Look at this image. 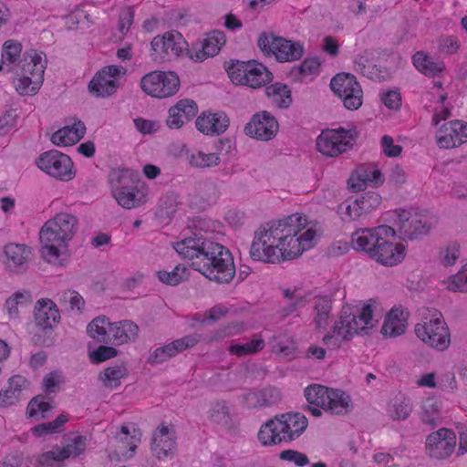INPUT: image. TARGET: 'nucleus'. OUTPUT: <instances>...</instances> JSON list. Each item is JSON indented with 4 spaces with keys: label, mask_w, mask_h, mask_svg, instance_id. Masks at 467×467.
<instances>
[{
    "label": "nucleus",
    "mask_w": 467,
    "mask_h": 467,
    "mask_svg": "<svg viewBox=\"0 0 467 467\" xmlns=\"http://www.w3.org/2000/svg\"><path fill=\"white\" fill-rule=\"evenodd\" d=\"M110 322L105 316L95 317L87 327L88 336L99 342L109 343V327Z\"/></svg>",
    "instance_id": "42"
},
{
    "label": "nucleus",
    "mask_w": 467,
    "mask_h": 467,
    "mask_svg": "<svg viewBox=\"0 0 467 467\" xmlns=\"http://www.w3.org/2000/svg\"><path fill=\"white\" fill-rule=\"evenodd\" d=\"M383 182L384 176L379 170L367 166H360L356 171V174L349 178L348 184L352 192H358L362 191L367 184L379 186L383 184Z\"/></svg>",
    "instance_id": "30"
},
{
    "label": "nucleus",
    "mask_w": 467,
    "mask_h": 467,
    "mask_svg": "<svg viewBox=\"0 0 467 467\" xmlns=\"http://www.w3.org/2000/svg\"><path fill=\"white\" fill-rule=\"evenodd\" d=\"M150 56L155 63H163L176 58L183 53L188 55V43L178 31H170L156 36L150 42Z\"/></svg>",
    "instance_id": "8"
},
{
    "label": "nucleus",
    "mask_w": 467,
    "mask_h": 467,
    "mask_svg": "<svg viewBox=\"0 0 467 467\" xmlns=\"http://www.w3.org/2000/svg\"><path fill=\"white\" fill-rule=\"evenodd\" d=\"M173 248L183 259L191 261L192 269L211 281L228 284L235 275L231 252L202 234L192 233L191 236L175 243Z\"/></svg>",
    "instance_id": "1"
},
{
    "label": "nucleus",
    "mask_w": 467,
    "mask_h": 467,
    "mask_svg": "<svg viewBox=\"0 0 467 467\" xmlns=\"http://www.w3.org/2000/svg\"><path fill=\"white\" fill-rule=\"evenodd\" d=\"M330 88L347 109L356 110L362 106L363 90L354 75L346 72L337 74L330 80Z\"/></svg>",
    "instance_id": "10"
},
{
    "label": "nucleus",
    "mask_w": 467,
    "mask_h": 467,
    "mask_svg": "<svg viewBox=\"0 0 467 467\" xmlns=\"http://www.w3.org/2000/svg\"><path fill=\"white\" fill-rule=\"evenodd\" d=\"M409 313L401 306H394L387 314L380 332L385 337H396L405 333Z\"/></svg>",
    "instance_id": "28"
},
{
    "label": "nucleus",
    "mask_w": 467,
    "mask_h": 467,
    "mask_svg": "<svg viewBox=\"0 0 467 467\" xmlns=\"http://www.w3.org/2000/svg\"><path fill=\"white\" fill-rule=\"evenodd\" d=\"M396 213L397 220L395 224L398 227L400 239L403 241L414 240L429 234L431 223L426 220H422L417 215H412L407 210L400 209L396 211Z\"/></svg>",
    "instance_id": "14"
},
{
    "label": "nucleus",
    "mask_w": 467,
    "mask_h": 467,
    "mask_svg": "<svg viewBox=\"0 0 467 467\" xmlns=\"http://www.w3.org/2000/svg\"><path fill=\"white\" fill-rule=\"evenodd\" d=\"M87 447V438L78 435L66 447H55L53 450L43 452L37 459L39 466H53L55 462H61L69 457L77 458L82 454Z\"/></svg>",
    "instance_id": "19"
},
{
    "label": "nucleus",
    "mask_w": 467,
    "mask_h": 467,
    "mask_svg": "<svg viewBox=\"0 0 467 467\" xmlns=\"http://www.w3.org/2000/svg\"><path fill=\"white\" fill-rule=\"evenodd\" d=\"M30 253V249L26 244L14 243L6 244L4 247L5 268L13 273L25 272Z\"/></svg>",
    "instance_id": "27"
},
{
    "label": "nucleus",
    "mask_w": 467,
    "mask_h": 467,
    "mask_svg": "<svg viewBox=\"0 0 467 467\" xmlns=\"http://www.w3.org/2000/svg\"><path fill=\"white\" fill-rule=\"evenodd\" d=\"M307 223L306 216L295 213L277 222L267 223V226L271 230L274 240L285 242L287 237H298Z\"/></svg>",
    "instance_id": "21"
},
{
    "label": "nucleus",
    "mask_w": 467,
    "mask_h": 467,
    "mask_svg": "<svg viewBox=\"0 0 467 467\" xmlns=\"http://www.w3.org/2000/svg\"><path fill=\"white\" fill-rule=\"evenodd\" d=\"M441 148L451 149L467 142V122L452 120L442 125L436 134Z\"/></svg>",
    "instance_id": "22"
},
{
    "label": "nucleus",
    "mask_w": 467,
    "mask_h": 467,
    "mask_svg": "<svg viewBox=\"0 0 467 467\" xmlns=\"http://www.w3.org/2000/svg\"><path fill=\"white\" fill-rule=\"evenodd\" d=\"M339 212L343 220L354 221L358 219L364 213L361 210V205L358 198L352 200L348 199L345 202L339 205Z\"/></svg>",
    "instance_id": "54"
},
{
    "label": "nucleus",
    "mask_w": 467,
    "mask_h": 467,
    "mask_svg": "<svg viewBox=\"0 0 467 467\" xmlns=\"http://www.w3.org/2000/svg\"><path fill=\"white\" fill-rule=\"evenodd\" d=\"M330 389L322 385H311L305 389V397L308 404L326 410L327 400Z\"/></svg>",
    "instance_id": "46"
},
{
    "label": "nucleus",
    "mask_w": 467,
    "mask_h": 467,
    "mask_svg": "<svg viewBox=\"0 0 467 467\" xmlns=\"http://www.w3.org/2000/svg\"><path fill=\"white\" fill-rule=\"evenodd\" d=\"M414 332L418 338L436 350L444 351L450 347V330L441 313L418 323Z\"/></svg>",
    "instance_id": "7"
},
{
    "label": "nucleus",
    "mask_w": 467,
    "mask_h": 467,
    "mask_svg": "<svg viewBox=\"0 0 467 467\" xmlns=\"http://www.w3.org/2000/svg\"><path fill=\"white\" fill-rule=\"evenodd\" d=\"M257 47L266 57L275 56L278 62H293L300 59L305 52L300 42H293L273 32H262L257 39Z\"/></svg>",
    "instance_id": "5"
},
{
    "label": "nucleus",
    "mask_w": 467,
    "mask_h": 467,
    "mask_svg": "<svg viewBox=\"0 0 467 467\" xmlns=\"http://www.w3.org/2000/svg\"><path fill=\"white\" fill-rule=\"evenodd\" d=\"M201 340V335H187L182 338L173 340L153 350L147 358V363L150 365H158L167 361L168 359L177 356L179 353L192 348Z\"/></svg>",
    "instance_id": "18"
},
{
    "label": "nucleus",
    "mask_w": 467,
    "mask_h": 467,
    "mask_svg": "<svg viewBox=\"0 0 467 467\" xmlns=\"http://www.w3.org/2000/svg\"><path fill=\"white\" fill-rule=\"evenodd\" d=\"M109 181L112 192L132 190L131 188L139 186V175L129 169H114L109 172Z\"/></svg>",
    "instance_id": "34"
},
{
    "label": "nucleus",
    "mask_w": 467,
    "mask_h": 467,
    "mask_svg": "<svg viewBox=\"0 0 467 467\" xmlns=\"http://www.w3.org/2000/svg\"><path fill=\"white\" fill-rule=\"evenodd\" d=\"M358 137L355 127L324 130L317 140V150L327 157H337L353 148Z\"/></svg>",
    "instance_id": "6"
},
{
    "label": "nucleus",
    "mask_w": 467,
    "mask_h": 467,
    "mask_svg": "<svg viewBox=\"0 0 467 467\" xmlns=\"http://www.w3.org/2000/svg\"><path fill=\"white\" fill-rule=\"evenodd\" d=\"M86 127L80 120L75 122L72 126H65L51 137V141L57 146H71L78 142L85 135Z\"/></svg>",
    "instance_id": "32"
},
{
    "label": "nucleus",
    "mask_w": 467,
    "mask_h": 467,
    "mask_svg": "<svg viewBox=\"0 0 467 467\" xmlns=\"http://www.w3.org/2000/svg\"><path fill=\"white\" fill-rule=\"evenodd\" d=\"M372 317L370 305H364L361 308L349 305L343 306L333 326V332L342 340L350 341L355 335L363 331L368 332L367 326L370 324Z\"/></svg>",
    "instance_id": "3"
},
{
    "label": "nucleus",
    "mask_w": 467,
    "mask_h": 467,
    "mask_svg": "<svg viewBox=\"0 0 467 467\" xmlns=\"http://www.w3.org/2000/svg\"><path fill=\"white\" fill-rule=\"evenodd\" d=\"M141 90L148 96L165 99L177 93L180 79L172 71L154 70L145 74L140 81Z\"/></svg>",
    "instance_id": "9"
},
{
    "label": "nucleus",
    "mask_w": 467,
    "mask_h": 467,
    "mask_svg": "<svg viewBox=\"0 0 467 467\" xmlns=\"http://www.w3.org/2000/svg\"><path fill=\"white\" fill-rule=\"evenodd\" d=\"M460 257V245L456 242L450 243L441 251V262L444 266L453 265Z\"/></svg>",
    "instance_id": "62"
},
{
    "label": "nucleus",
    "mask_w": 467,
    "mask_h": 467,
    "mask_svg": "<svg viewBox=\"0 0 467 467\" xmlns=\"http://www.w3.org/2000/svg\"><path fill=\"white\" fill-rule=\"evenodd\" d=\"M354 69L356 72L361 74L364 77H367L368 78H373L374 66L369 63V58L367 51H365L364 54L359 55L355 58Z\"/></svg>",
    "instance_id": "64"
},
{
    "label": "nucleus",
    "mask_w": 467,
    "mask_h": 467,
    "mask_svg": "<svg viewBox=\"0 0 467 467\" xmlns=\"http://www.w3.org/2000/svg\"><path fill=\"white\" fill-rule=\"evenodd\" d=\"M68 420L66 414H59L53 421L44 422L32 428V433L41 437L47 434H53L62 431V427Z\"/></svg>",
    "instance_id": "48"
},
{
    "label": "nucleus",
    "mask_w": 467,
    "mask_h": 467,
    "mask_svg": "<svg viewBox=\"0 0 467 467\" xmlns=\"http://www.w3.org/2000/svg\"><path fill=\"white\" fill-rule=\"evenodd\" d=\"M35 321L42 329H50L60 321V313L57 305L48 298L40 299L35 306Z\"/></svg>",
    "instance_id": "29"
},
{
    "label": "nucleus",
    "mask_w": 467,
    "mask_h": 467,
    "mask_svg": "<svg viewBox=\"0 0 467 467\" xmlns=\"http://www.w3.org/2000/svg\"><path fill=\"white\" fill-rule=\"evenodd\" d=\"M389 237L391 235L379 236L370 259L384 266H394L405 258V247L402 244H394Z\"/></svg>",
    "instance_id": "16"
},
{
    "label": "nucleus",
    "mask_w": 467,
    "mask_h": 467,
    "mask_svg": "<svg viewBox=\"0 0 467 467\" xmlns=\"http://www.w3.org/2000/svg\"><path fill=\"white\" fill-rule=\"evenodd\" d=\"M119 88V82L116 79L108 78L106 70H99L88 84L89 92L95 97H109L114 94Z\"/></svg>",
    "instance_id": "35"
},
{
    "label": "nucleus",
    "mask_w": 467,
    "mask_h": 467,
    "mask_svg": "<svg viewBox=\"0 0 467 467\" xmlns=\"http://www.w3.org/2000/svg\"><path fill=\"white\" fill-rule=\"evenodd\" d=\"M30 297L29 293H16L13 297L5 301V307L10 317H16L18 315V305L26 304Z\"/></svg>",
    "instance_id": "63"
},
{
    "label": "nucleus",
    "mask_w": 467,
    "mask_h": 467,
    "mask_svg": "<svg viewBox=\"0 0 467 467\" xmlns=\"http://www.w3.org/2000/svg\"><path fill=\"white\" fill-rule=\"evenodd\" d=\"M132 427L133 432L130 434L129 426L122 425L115 439L119 441L130 444V451L133 453L137 448V443L140 441L141 433L134 425Z\"/></svg>",
    "instance_id": "55"
},
{
    "label": "nucleus",
    "mask_w": 467,
    "mask_h": 467,
    "mask_svg": "<svg viewBox=\"0 0 467 467\" xmlns=\"http://www.w3.org/2000/svg\"><path fill=\"white\" fill-rule=\"evenodd\" d=\"M380 235H396V231L389 225H380L372 228H359L351 235L352 247L358 252L365 253L369 258L379 242Z\"/></svg>",
    "instance_id": "15"
},
{
    "label": "nucleus",
    "mask_w": 467,
    "mask_h": 467,
    "mask_svg": "<svg viewBox=\"0 0 467 467\" xmlns=\"http://www.w3.org/2000/svg\"><path fill=\"white\" fill-rule=\"evenodd\" d=\"M275 420L284 442H290L300 437L308 425L306 417L300 412L282 414L275 417Z\"/></svg>",
    "instance_id": "24"
},
{
    "label": "nucleus",
    "mask_w": 467,
    "mask_h": 467,
    "mask_svg": "<svg viewBox=\"0 0 467 467\" xmlns=\"http://www.w3.org/2000/svg\"><path fill=\"white\" fill-rule=\"evenodd\" d=\"M198 112L195 101L192 99H181L169 109L166 124L170 129H180L189 122Z\"/></svg>",
    "instance_id": "25"
},
{
    "label": "nucleus",
    "mask_w": 467,
    "mask_h": 467,
    "mask_svg": "<svg viewBox=\"0 0 467 467\" xmlns=\"http://www.w3.org/2000/svg\"><path fill=\"white\" fill-rule=\"evenodd\" d=\"M224 67L233 83L252 88L266 86L274 78L265 65L255 60L225 62Z\"/></svg>",
    "instance_id": "4"
},
{
    "label": "nucleus",
    "mask_w": 467,
    "mask_h": 467,
    "mask_svg": "<svg viewBox=\"0 0 467 467\" xmlns=\"http://www.w3.org/2000/svg\"><path fill=\"white\" fill-rule=\"evenodd\" d=\"M189 162L192 167L206 169L219 165L221 159L217 153H205L199 150L190 156Z\"/></svg>",
    "instance_id": "49"
},
{
    "label": "nucleus",
    "mask_w": 467,
    "mask_h": 467,
    "mask_svg": "<svg viewBox=\"0 0 467 467\" xmlns=\"http://www.w3.org/2000/svg\"><path fill=\"white\" fill-rule=\"evenodd\" d=\"M225 42L224 33L214 30L207 34L202 40L193 44L188 50V57L195 62H203L208 57L216 56Z\"/></svg>",
    "instance_id": "20"
},
{
    "label": "nucleus",
    "mask_w": 467,
    "mask_h": 467,
    "mask_svg": "<svg viewBox=\"0 0 467 467\" xmlns=\"http://www.w3.org/2000/svg\"><path fill=\"white\" fill-rule=\"evenodd\" d=\"M46 66L36 65L33 63H25L22 67V74L32 77L34 87L33 88H40L44 79V72Z\"/></svg>",
    "instance_id": "57"
},
{
    "label": "nucleus",
    "mask_w": 467,
    "mask_h": 467,
    "mask_svg": "<svg viewBox=\"0 0 467 467\" xmlns=\"http://www.w3.org/2000/svg\"><path fill=\"white\" fill-rule=\"evenodd\" d=\"M128 368L125 365H116L106 368L99 375V379L102 382L103 386L107 389H117L121 384V379L128 376Z\"/></svg>",
    "instance_id": "39"
},
{
    "label": "nucleus",
    "mask_w": 467,
    "mask_h": 467,
    "mask_svg": "<svg viewBox=\"0 0 467 467\" xmlns=\"http://www.w3.org/2000/svg\"><path fill=\"white\" fill-rule=\"evenodd\" d=\"M118 350L110 346H99L95 350L89 352V358L93 363H101L109 358H115Z\"/></svg>",
    "instance_id": "61"
},
{
    "label": "nucleus",
    "mask_w": 467,
    "mask_h": 467,
    "mask_svg": "<svg viewBox=\"0 0 467 467\" xmlns=\"http://www.w3.org/2000/svg\"><path fill=\"white\" fill-rule=\"evenodd\" d=\"M352 410V400L348 394L341 389H330L325 411L332 415H347Z\"/></svg>",
    "instance_id": "36"
},
{
    "label": "nucleus",
    "mask_w": 467,
    "mask_h": 467,
    "mask_svg": "<svg viewBox=\"0 0 467 467\" xmlns=\"http://www.w3.org/2000/svg\"><path fill=\"white\" fill-rule=\"evenodd\" d=\"M456 447V434L447 428H441L428 435L426 453L433 459L444 460L451 455Z\"/></svg>",
    "instance_id": "13"
},
{
    "label": "nucleus",
    "mask_w": 467,
    "mask_h": 467,
    "mask_svg": "<svg viewBox=\"0 0 467 467\" xmlns=\"http://www.w3.org/2000/svg\"><path fill=\"white\" fill-rule=\"evenodd\" d=\"M415 67L429 78L440 77L445 68L443 62H435L431 57L423 51L416 52L412 57Z\"/></svg>",
    "instance_id": "37"
},
{
    "label": "nucleus",
    "mask_w": 467,
    "mask_h": 467,
    "mask_svg": "<svg viewBox=\"0 0 467 467\" xmlns=\"http://www.w3.org/2000/svg\"><path fill=\"white\" fill-rule=\"evenodd\" d=\"M177 211V197L174 193L162 196L158 203L157 215L163 219L171 218Z\"/></svg>",
    "instance_id": "53"
},
{
    "label": "nucleus",
    "mask_w": 467,
    "mask_h": 467,
    "mask_svg": "<svg viewBox=\"0 0 467 467\" xmlns=\"http://www.w3.org/2000/svg\"><path fill=\"white\" fill-rule=\"evenodd\" d=\"M157 275L161 282L169 285H177L188 277L187 268L180 265H176L171 272L159 271Z\"/></svg>",
    "instance_id": "51"
},
{
    "label": "nucleus",
    "mask_w": 467,
    "mask_h": 467,
    "mask_svg": "<svg viewBox=\"0 0 467 467\" xmlns=\"http://www.w3.org/2000/svg\"><path fill=\"white\" fill-rule=\"evenodd\" d=\"M358 200L361 205L364 213H368L376 209L381 202V196L376 192H367L362 193Z\"/></svg>",
    "instance_id": "58"
},
{
    "label": "nucleus",
    "mask_w": 467,
    "mask_h": 467,
    "mask_svg": "<svg viewBox=\"0 0 467 467\" xmlns=\"http://www.w3.org/2000/svg\"><path fill=\"white\" fill-rule=\"evenodd\" d=\"M265 342L261 338H253L251 341L244 344H233L229 347V352L237 357L251 355L263 349Z\"/></svg>",
    "instance_id": "52"
},
{
    "label": "nucleus",
    "mask_w": 467,
    "mask_h": 467,
    "mask_svg": "<svg viewBox=\"0 0 467 467\" xmlns=\"http://www.w3.org/2000/svg\"><path fill=\"white\" fill-rule=\"evenodd\" d=\"M447 288L453 292L467 293V265L450 278Z\"/></svg>",
    "instance_id": "56"
},
{
    "label": "nucleus",
    "mask_w": 467,
    "mask_h": 467,
    "mask_svg": "<svg viewBox=\"0 0 467 467\" xmlns=\"http://www.w3.org/2000/svg\"><path fill=\"white\" fill-rule=\"evenodd\" d=\"M276 240L272 238L271 230L260 227L254 232V240L250 247V257L254 261L275 264L280 262V255L276 253Z\"/></svg>",
    "instance_id": "12"
},
{
    "label": "nucleus",
    "mask_w": 467,
    "mask_h": 467,
    "mask_svg": "<svg viewBox=\"0 0 467 467\" xmlns=\"http://www.w3.org/2000/svg\"><path fill=\"white\" fill-rule=\"evenodd\" d=\"M439 417V410L437 406L431 400H427L422 405V413L420 419L423 423L429 425L431 428L437 426V419Z\"/></svg>",
    "instance_id": "59"
},
{
    "label": "nucleus",
    "mask_w": 467,
    "mask_h": 467,
    "mask_svg": "<svg viewBox=\"0 0 467 467\" xmlns=\"http://www.w3.org/2000/svg\"><path fill=\"white\" fill-rule=\"evenodd\" d=\"M412 411V405L410 399L405 397L394 398L388 408L389 416L394 420H406Z\"/></svg>",
    "instance_id": "43"
},
{
    "label": "nucleus",
    "mask_w": 467,
    "mask_h": 467,
    "mask_svg": "<svg viewBox=\"0 0 467 467\" xmlns=\"http://www.w3.org/2000/svg\"><path fill=\"white\" fill-rule=\"evenodd\" d=\"M279 427L276 424V420L271 419L265 422L259 431L258 440L263 446H272L284 442L281 432H279Z\"/></svg>",
    "instance_id": "40"
},
{
    "label": "nucleus",
    "mask_w": 467,
    "mask_h": 467,
    "mask_svg": "<svg viewBox=\"0 0 467 467\" xmlns=\"http://www.w3.org/2000/svg\"><path fill=\"white\" fill-rule=\"evenodd\" d=\"M78 220L67 213H57L47 221L39 232L42 244L41 255L48 263H57L67 242L71 240L78 231Z\"/></svg>",
    "instance_id": "2"
},
{
    "label": "nucleus",
    "mask_w": 467,
    "mask_h": 467,
    "mask_svg": "<svg viewBox=\"0 0 467 467\" xmlns=\"http://www.w3.org/2000/svg\"><path fill=\"white\" fill-rule=\"evenodd\" d=\"M139 327L131 320L110 323L109 327V340L114 345H122L135 341L138 337Z\"/></svg>",
    "instance_id": "31"
},
{
    "label": "nucleus",
    "mask_w": 467,
    "mask_h": 467,
    "mask_svg": "<svg viewBox=\"0 0 467 467\" xmlns=\"http://www.w3.org/2000/svg\"><path fill=\"white\" fill-rule=\"evenodd\" d=\"M316 236V231L307 229L298 237H287L285 242L276 241V247L283 260H290L302 254L306 250L313 246V240Z\"/></svg>",
    "instance_id": "23"
},
{
    "label": "nucleus",
    "mask_w": 467,
    "mask_h": 467,
    "mask_svg": "<svg viewBox=\"0 0 467 467\" xmlns=\"http://www.w3.org/2000/svg\"><path fill=\"white\" fill-rule=\"evenodd\" d=\"M196 196L203 206L214 204L220 197V191L213 182H199L196 188Z\"/></svg>",
    "instance_id": "45"
},
{
    "label": "nucleus",
    "mask_w": 467,
    "mask_h": 467,
    "mask_svg": "<svg viewBox=\"0 0 467 467\" xmlns=\"http://www.w3.org/2000/svg\"><path fill=\"white\" fill-rule=\"evenodd\" d=\"M278 129L276 119L268 111H261L254 114L245 125L244 133L251 138L267 141L277 134Z\"/></svg>",
    "instance_id": "17"
},
{
    "label": "nucleus",
    "mask_w": 467,
    "mask_h": 467,
    "mask_svg": "<svg viewBox=\"0 0 467 467\" xmlns=\"http://www.w3.org/2000/svg\"><path fill=\"white\" fill-rule=\"evenodd\" d=\"M309 303H311V293H306L302 296H297L288 306L281 308L278 311V314L281 317V318H285L291 315L292 313L297 311L298 309L305 307Z\"/></svg>",
    "instance_id": "60"
},
{
    "label": "nucleus",
    "mask_w": 467,
    "mask_h": 467,
    "mask_svg": "<svg viewBox=\"0 0 467 467\" xmlns=\"http://www.w3.org/2000/svg\"><path fill=\"white\" fill-rule=\"evenodd\" d=\"M36 164L47 174L61 181H70L75 175L70 157L57 150L41 153L36 160Z\"/></svg>",
    "instance_id": "11"
},
{
    "label": "nucleus",
    "mask_w": 467,
    "mask_h": 467,
    "mask_svg": "<svg viewBox=\"0 0 467 467\" xmlns=\"http://www.w3.org/2000/svg\"><path fill=\"white\" fill-rule=\"evenodd\" d=\"M311 303H313L314 311L313 323L317 328H327L333 308L332 296L327 295L311 296Z\"/></svg>",
    "instance_id": "33"
},
{
    "label": "nucleus",
    "mask_w": 467,
    "mask_h": 467,
    "mask_svg": "<svg viewBox=\"0 0 467 467\" xmlns=\"http://www.w3.org/2000/svg\"><path fill=\"white\" fill-rule=\"evenodd\" d=\"M131 189L113 194L118 203L125 209L136 208L145 202V194L139 189V186Z\"/></svg>",
    "instance_id": "41"
},
{
    "label": "nucleus",
    "mask_w": 467,
    "mask_h": 467,
    "mask_svg": "<svg viewBox=\"0 0 467 467\" xmlns=\"http://www.w3.org/2000/svg\"><path fill=\"white\" fill-rule=\"evenodd\" d=\"M229 118L223 111L202 113L195 120L197 130L209 136L223 134L229 127Z\"/></svg>",
    "instance_id": "26"
},
{
    "label": "nucleus",
    "mask_w": 467,
    "mask_h": 467,
    "mask_svg": "<svg viewBox=\"0 0 467 467\" xmlns=\"http://www.w3.org/2000/svg\"><path fill=\"white\" fill-rule=\"evenodd\" d=\"M22 51V45L16 40H6L2 48V62L6 65L7 71L13 70L11 65L19 60Z\"/></svg>",
    "instance_id": "47"
},
{
    "label": "nucleus",
    "mask_w": 467,
    "mask_h": 467,
    "mask_svg": "<svg viewBox=\"0 0 467 467\" xmlns=\"http://www.w3.org/2000/svg\"><path fill=\"white\" fill-rule=\"evenodd\" d=\"M265 95L279 109H287L293 102L290 88L284 83L275 82L265 88Z\"/></svg>",
    "instance_id": "38"
},
{
    "label": "nucleus",
    "mask_w": 467,
    "mask_h": 467,
    "mask_svg": "<svg viewBox=\"0 0 467 467\" xmlns=\"http://www.w3.org/2000/svg\"><path fill=\"white\" fill-rule=\"evenodd\" d=\"M150 449L159 460L172 456L176 450L175 437L152 438Z\"/></svg>",
    "instance_id": "44"
},
{
    "label": "nucleus",
    "mask_w": 467,
    "mask_h": 467,
    "mask_svg": "<svg viewBox=\"0 0 467 467\" xmlns=\"http://www.w3.org/2000/svg\"><path fill=\"white\" fill-rule=\"evenodd\" d=\"M47 396L37 395L31 399L26 407V414L28 417H36L38 413H41V418H45V413L53 408L51 404L53 399L49 398V400L46 401Z\"/></svg>",
    "instance_id": "50"
}]
</instances>
